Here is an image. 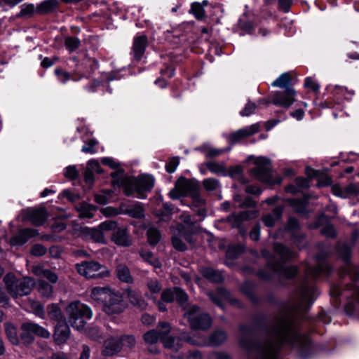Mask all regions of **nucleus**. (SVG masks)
<instances>
[{
  "mask_svg": "<svg viewBox=\"0 0 359 359\" xmlns=\"http://www.w3.org/2000/svg\"><path fill=\"white\" fill-rule=\"evenodd\" d=\"M318 296L316 288L306 279L295 291L292 299L285 303L282 309L274 315L272 324L267 330L268 336L255 342L250 339V328L241 325V346L250 352L256 353V359H278L283 344L290 345L302 358L311 352L309 338L299 330L297 318L303 316Z\"/></svg>",
  "mask_w": 359,
  "mask_h": 359,
  "instance_id": "obj_1",
  "label": "nucleus"
},
{
  "mask_svg": "<svg viewBox=\"0 0 359 359\" xmlns=\"http://www.w3.org/2000/svg\"><path fill=\"white\" fill-rule=\"evenodd\" d=\"M91 299L100 304L102 310L109 315L118 314L125 309L121 294L107 287H96L91 290Z\"/></svg>",
  "mask_w": 359,
  "mask_h": 359,
  "instance_id": "obj_2",
  "label": "nucleus"
},
{
  "mask_svg": "<svg viewBox=\"0 0 359 359\" xmlns=\"http://www.w3.org/2000/svg\"><path fill=\"white\" fill-rule=\"evenodd\" d=\"M274 252L280 258L279 261H269L267 264L269 270L278 276L285 278H292L297 273V269L294 266H284L283 262L292 259L294 254L287 248L280 243H275Z\"/></svg>",
  "mask_w": 359,
  "mask_h": 359,
  "instance_id": "obj_3",
  "label": "nucleus"
},
{
  "mask_svg": "<svg viewBox=\"0 0 359 359\" xmlns=\"http://www.w3.org/2000/svg\"><path fill=\"white\" fill-rule=\"evenodd\" d=\"M4 281L8 292L13 298L28 295L35 285V281L32 278L24 277L17 279L12 273L6 275Z\"/></svg>",
  "mask_w": 359,
  "mask_h": 359,
  "instance_id": "obj_4",
  "label": "nucleus"
},
{
  "mask_svg": "<svg viewBox=\"0 0 359 359\" xmlns=\"http://www.w3.org/2000/svg\"><path fill=\"white\" fill-rule=\"evenodd\" d=\"M184 318L188 320L192 330H206L212 325L211 317L208 313L202 312L197 305L184 307Z\"/></svg>",
  "mask_w": 359,
  "mask_h": 359,
  "instance_id": "obj_5",
  "label": "nucleus"
},
{
  "mask_svg": "<svg viewBox=\"0 0 359 359\" xmlns=\"http://www.w3.org/2000/svg\"><path fill=\"white\" fill-rule=\"evenodd\" d=\"M197 190H200L198 182L181 177L175 182L174 189L169 192V196L172 199H177L181 196H190Z\"/></svg>",
  "mask_w": 359,
  "mask_h": 359,
  "instance_id": "obj_6",
  "label": "nucleus"
},
{
  "mask_svg": "<svg viewBox=\"0 0 359 359\" xmlns=\"http://www.w3.org/2000/svg\"><path fill=\"white\" fill-rule=\"evenodd\" d=\"M255 167L250 171V175L255 179L269 182L271 180V161L265 157L259 156L255 158Z\"/></svg>",
  "mask_w": 359,
  "mask_h": 359,
  "instance_id": "obj_7",
  "label": "nucleus"
},
{
  "mask_svg": "<svg viewBox=\"0 0 359 359\" xmlns=\"http://www.w3.org/2000/svg\"><path fill=\"white\" fill-rule=\"evenodd\" d=\"M154 185V179L151 175H142L137 180H132L131 195L136 193L139 198H144V193L150 191Z\"/></svg>",
  "mask_w": 359,
  "mask_h": 359,
  "instance_id": "obj_8",
  "label": "nucleus"
},
{
  "mask_svg": "<svg viewBox=\"0 0 359 359\" xmlns=\"http://www.w3.org/2000/svg\"><path fill=\"white\" fill-rule=\"evenodd\" d=\"M296 95L294 88H287L283 91L275 92L271 97V102L276 106L289 108L295 102Z\"/></svg>",
  "mask_w": 359,
  "mask_h": 359,
  "instance_id": "obj_9",
  "label": "nucleus"
},
{
  "mask_svg": "<svg viewBox=\"0 0 359 359\" xmlns=\"http://www.w3.org/2000/svg\"><path fill=\"white\" fill-rule=\"evenodd\" d=\"M330 251L321 252L316 255V259L317 262L316 266L309 267L306 270L308 276L313 278H318L321 273L329 275L332 271L331 266L326 262H323L324 259L328 255Z\"/></svg>",
  "mask_w": 359,
  "mask_h": 359,
  "instance_id": "obj_10",
  "label": "nucleus"
},
{
  "mask_svg": "<svg viewBox=\"0 0 359 359\" xmlns=\"http://www.w3.org/2000/svg\"><path fill=\"white\" fill-rule=\"evenodd\" d=\"M112 230L111 241L115 244L122 247H129L133 244V239L127 227L116 226Z\"/></svg>",
  "mask_w": 359,
  "mask_h": 359,
  "instance_id": "obj_11",
  "label": "nucleus"
},
{
  "mask_svg": "<svg viewBox=\"0 0 359 359\" xmlns=\"http://www.w3.org/2000/svg\"><path fill=\"white\" fill-rule=\"evenodd\" d=\"M258 216L257 210L243 211L238 214H231L225 219L233 228H240L244 221L256 218Z\"/></svg>",
  "mask_w": 359,
  "mask_h": 359,
  "instance_id": "obj_12",
  "label": "nucleus"
},
{
  "mask_svg": "<svg viewBox=\"0 0 359 359\" xmlns=\"http://www.w3.org/2000/svg\"><path fill=\"white\" fill-rule=\"evenodd\" d=\"M111 177L114 184L123 187L126 195L131 196L130 186L133 179L125 175L123 170L121 169L111 172Z\"/></svg>",
  "mask_w": 359,
  "mask_h": 359,
  "instance_id": "obj_13",
  "label": "nucleus"
},
{
  "mask_svg": "<svg viewBox=\"0 0 359 359\" xmlns=\"http://www.w3.org/2000/svg\"><path fill=\"white\" fill-rule=\"evenodd\" d=\"M116 226V222L107 221L101 223L97 228L91 229V240L99 243H105L104 231H109Z\"/></svg>",
  "mask_w": 359,
  "mask_h": 359,
  "instance_id": "obj_14",
  "label": "nucleus"
},
{
  "mask_svg": "<svg viewBox=\"0 0 359 359\" xmlns=\"http://www.w3.org/2000/svg\"><path fill=\"white\" fill-rule=\"evenodd\" d=\"M25 217L34 226H41L46 221L48 215L44 208H29L26 211Z\"/></svg>",
  "mask_w": 359,
  "mask_h": 359,
  "instance_id": "obj_15",
  "label": "nucleus"
},
{
  "mask_svg": "<svg viewBox=\"0 0 359 359\" xmlns=\"http://www.w3.org/2000/svg\"><path fill=\"white\" fill-rule=\"evenodd\" d=\"M147 37L146 35H140L134 38L131 54L135 61L142 58L147 46Z\"/></svg>",
  "mask_w": 359,
  "mask_h": 359,
  "instance_id": "obj_16",
  "label": "nucleus"
},
{
  "mask_svg": "<svg viewBox=\"0 0 359 359\" xmlns=\"http://www.w3.org/2000/svg\"><path fill=\"white\" fill-rule=\"evenodd\" d=\"M70 336V330L66 320L57 323L53 334L54 341L60 345L67 342Z\"/></svg>",
  "mask_w": 359,
  "mask_h": 359,
  "instance_id": "obj_17",
  "label": "nucleus"
},
{
  "mask_svg": "<svg viewBox=\"0 0 359 359\" xmlns=\"http://www.w3.org/2000/svg\"><path fill=\"white\" fill-rule=\"evenodd\" d=\"M259 130V125L253 124L249 127L240 129L231 133L228 137V140L231 144H236L247 137L252 135Z\"/></svg>",
  "mask_w": 359,
  "mask_h": 359,
  "instance_id": "obj_18",
  "label": "nucleus"
},
{
  "mask_svg": "<svg viewBox=\"0 0 359 359\" xmlns=\"http://www.w3.org/2000/svg\"><path fill=\"white\" fill-rule=\"evenodd\" d=\"M66 312L69 316V318L72 319L79 316L86 315L88 318H90L88 313V307L81 303L79 301H74L71 302L66 308Z\"/></svg>",
  "mask_w": 359,
  "mask_h": 359,
  "instance_id": "obj_19",
  "label": "nucleus"
},
{
  "mask_svg": "<svg viewBox=\"0 0 359 359\" xmlns=\"http://www.w3.org/2000/svg\"><path fill=\"white\" fill-rule=\"evenodd\" d=\"M36 235V231L33 229H24L20 230L16 235L13 236L10 240L12 245H22L27 241Z\"/></svg>",
  "mask_w": 359,
  "mask_h": 359,
  "instance_id": "obj_20",
  "label": "nucleus"
},
{
  "mask_svg": "<svg viewBox=\"0 0 359 359\" xmlns=\"http://www.w3.org/2000/svg\"><path fill=\"white\" fill-rule=\"evenodd\" d=\"M114 273L116 277L122 283L132 284L134 282L130 270L126 264L119 263L116 264Z\"/></svg>",
  "mask_w": 359,
  "mask_h": 359,
  "instance_id": "obj_21",
  "label": "nucleus"
},
{
  "mask_svg": "<svg viewBox=\"0 0 359 359\" xmlns=\"http://www.w3.org/2000/svg\"><path fill=\"white\" fill-rule=\"evenodd\" d=\"M121 351L118 337H111L104 341L102 354L105 356H111Z\"/></svg>",
  "mask_w": 359,
  "mask_h": 359,
  "instance_id": "obj_22",
  "label": "nucleus"
},
{
  "mask_svg": "<svg viewBox=\"0 0 359 359\" xmlns=\"http://www.w3.org/2000/svg\"><path fill=\"white\" fill-rule=\"evenodd\" d=\"M126 293L128 298L133 306L140 311L147 309L148 304L140 294L133 290L131 288H128L126 290Z\"/></svg>",
  "mask_w": 359,
  "mask_h": 359,
  "instance_id": "obj_23",
  "label": "nucleus"
},
{
  "mask_svg": "<svg viewBox=\"0 0 359 359\" xmlns=\"http://www.w3.org/2000/svg\"><path fill=\"white\" fill-rule=\"evenodd\" d=\"M210 299L218 306L223 308V302L224 300H230L229 292L223 287H218L215 292H208Z\"/></svg>",
  "mask_w": 359,
  "mask_h": 359,
  "instance_id": "obj_24",
  "label": "nucleus"
},
{
  "mask_svg": "<svg viewBox=\"0 0 359 359\" xmlns=\"http://www.w3.org/2000/svg\"><path fill=\"white\" fill-rule=\"evenodd\" d=\"M283 207L281 205L276 207L271 213L262 217V221L266 226L272 227L276 222L282 217Z\"/></svg>",
  "mask_w": 359,
  "mask_h": 359,
  "instance_id": "obj_25",
  "label": "nucleus"
},
{
  "mask_svg": "<svg viewBox=\"0 0 359 359\" xmlns=\"http://www.w3.org/2000/svg\"><path fill=\"white\" fill-rule=\"evenodd\" d=\"M181 339L198 346H206L208 344L207 339L199 334H191L190 333L184 332L181 334Z\"/></svg>",
  "mask_w": 359,
  "mask_h": 359,
  "instance_id": "obj_26",
  "label": "nucleus"
},
{
  "mask_svg": "<svg viewBox=\"0 0 359 359\" xmlns=\"http://www.w3.org/2000/svg\"><path fill=\"white\" fill-rule=\"evenodd\" d=\"M182 224L179 225L178 229L190 231L191 233H197L198 232V226L195 222L192 221L191 216L188 214L183 213L180 216Z\"/></svg>",
  "mask_w": 359,
  "mask_h": 359,
  "instance_id": "obj_27",
  "label": "nucleus"
},
{
  "mask_svg": "<svg viewBox=\"0 0 359 359\" xmlns=\"http://www.w3.org/2000/svg\"><path fill=\"white\" fill-rule=\"evenodd\" d=\"M227 339L226 333L222 330L215 331L207 339V346H218L224 343Z\"/></svg>",
  "mask_w": 359,
  "mask_h": 359,
  "instance_id": "obj_28",
  "label": "nucleus"
},
{
  "mask_svg": "<svg viewBox=\"0 0 359 359\" xmlns=\"http://www.w3.org/2000/svg\"><path fill=\"white\" fill-rule=\"evenodd\" d=\"M146 285L149 292V294L147 293L146 295L149 298L156 300L154 294H158L161 291V284L156 278H149L147 280Z\"/></svg>",
  "mask_w": 359,
  "mask_h": 359,
  "instance_id": "obj_29",
  "label": "nucleus"
},
{
  "mask_svg": "<svg viewBox=\"0 0 359 359\" xmlns=\"http://www.w3.org/2000/svg\"><path fill=\"white\" fill-rule=\"evenodd\" d=\"M57 0H46L36 7V11L39 14H46L54 11L58 6Z\"/></svg>",
  "mask_w": 359,
  "mask_h": 359,
  "instance_id": "obj_30",
  "label": "nucleus"
},
{
  "mask_svg": "<svg viewBox=\"0 0 359 359\" xmlns=\"http://www.w3.org/2000/svg\"><path fill=\"white\" fill-rule=\"evenodd\" d=\"M27 323L34 337L35 336L43 339H49L50 337V332L43 327L32 321H27Z\"/></svg>",
  "mask_w": 359,
  "mask_h": 359,
  "instance_id": "obj_31",
  "label": "nucleus"
},
{
  "mask_svg": "<svg viewBox=\"0 0 359 359\" xmlns=\"http://www.w3.org/2000/svg\"><path fill=\"white\" fill-rule=\"evenodd\" d=\"M292 81V79L290 73L285 72L280 75L275 81H273L271 85L273 87L287 89V88H292L291 86Z\"/></svg>",
  "mask_w": 359,
  "mask_h": 359,
  "instance_id": "obj_32",
  "label": "nucleus"
},
{
  "mask_svg": "<svg viewBox=\"0 0 359 359\" xmlns=\"http://www.w3.org/2000/svg\"><path fill=\"white\" fill-rule=\"evenodd\" d=\"M201 272L203 277L213 283H222L224 280L221 272L212 268H203Z\"/></svg>",
  "mask_w": 359,
  "mask_h": 359,
  "instance_id": "obj_33",
  "label": "nucleus"
},
{
  "mask_svg": "<svg viewBox=\"0 0 359 359\" xmlns=\"http://www.w3.org/2000/svg\"><path fill=\"white\" fill-rule=\"evenodd\" d=\"M109 274V270L104 265L91 262V278H104Z\"/></svg>",
  "mask_w": 359,
  "mask_h": 359,
  "instance_id": "obj_34",
  "label": "nucleus"
},
{
  "mask_svg": "<svg viewBox=\"0 0 359 359\" xmlns=\"http://www.w3.org/2000/svg\"><path fill=\"white\" fill-rule=\"evenodd\" d=\"M161 341L166 348L178 351L182 347L181 339L172 336H164Z\"/></svg>",
  "mask_w": 359,
  "mask_h": 359,
  "instance_id": "obj_35",
  "label": "nucleus"
},
{
  "mask_svg": "<svg viewBox=\"0 0 359 359\" xmlns=\"http://www.w3.org/2000/svg\"><path fill=\"white\" fill-rule=\"evenodd\" d=\"M21 332L20 334V339L25 345H29L34 341V337L31 332L27 322H25L20 327Z\"/></svg>",
  "mask_w": 359,
  "mask_h": 359,
  "instance_id": "obj_36",
  "label": "nucleus"
},
{
  "mask_svg": "<svg viewBox=\"0 0 359 359\" xmlns=\"http://www.w3.org/2000/svg\"><path fill=\"white\" fill-rule=\"evenodd\" d=\"M47 313L51 320L57 321V323L61 320H66L62 314L61 309L57 304H50L47 308Z\"/></svg>",
  "mask_w": 359,
  "mask_h": 359,
  "instance_id": "obj_37",
  "label": "nucleus"
},
{
  "mask_svg": "<svg viewBox=\"0 0 359 359\" xmlns=\"http://www.w3.org/2000/svg\"><path fill=\"white\" fill-rule=\"evenodd\" d=\"M139 254L144 262L151 264L154 267H161V263L159 260L154 255V254L151 251H147L144 249H141L139 251Z\"/></svg>",
  "mask_w": 359,
  "mask_h": 359,
  "instance_id": "obj_38",
  "label": "nucleus"
},
{
  "mask_svg": "<svg viewBox=\"0 0 359 359\" xmlns=\"http://www.w3.org/2000/svg\"><path fill=\"white\" fill-rule=\"evenodd\" d=\"M5 332L11 343L13 345H18L20 343L17 330L15 326L11 323H6Z\"/></svg>",
  "mask_w": 359,
  "mask_h": 359,
  "instance_id": "obj_39",
  "label": "nucleus"
},
{
  "mask_svg": "<svg viewBox=\"0 0 359 359\" xmlns=\"http://www.w3.org/2000/svg\"><path fill=\"white\" fill-rule=\"evenodd\" d=\"M175 298L179 304L182 307L184 311V307L188 306H193L194 304L187 303L188 295L187 293L178 287H175Z\"/></svg>",
  "mask_w": 359,
  "mask_h": 359,
  "instance_id": "obj_40",
  "label": "nucleus"
},
{
  "mask_svg": "<svg viewBox=\"0 0 359 359\" xmlns=\"http://www.w3.org/2000/svg\"><path fill=\"white\" fill-rule=\"evenodd\" d=\"M121 350L132 349L136 344V340L133 335L126 334L118 337Z\"/></svg>",
  "mask_w": 359,
  "mask_h": 359,
  "instance_id": "obj_41",
  "label": "nucleus"
},
{
  "mask_svg": "<svg viewBox=\"0 0 359 359\" xmlns=\"http://www.w3.org/2000/svg\"><path fill=\"white\" fill-rule=\"evenodd\" d=\"M147 240L151 245H156L161 240L160 231L154 227H150L147 231Z\"/></svg>",
  "mask_w": 359,
  "mask_h": 359,
  "instance_id": "obj_42",
  "label": "nucleus"
},
{
  "mask_svg": "<svg viewBox=\"0 0 359 359\" xmlns=\"http://www.w3.org/2000/svg\"><path fill=\"white\" fill-rule=\"evenodd\" d=\"M38 290L43 297H50L53 293V286L44 280H39Z\"/></svg>",
  "mask_w": 359,
  "mask_h": 359,
  "instance_id": "obj_43",
  "label": "nucleus"
},
{
  "mask_svg": "<svg viewBox=\"0 0 359 359\" xmlns=\"http://www.w3.org/2000/svg\"><path fill=\"white\" fill-rule=\"evenodd\" d=\"M289 201L296 212L304 213L306 212L307 203L306 199H290Z\"/></svg>",
  "mask_w": 359,
  "mask_h": 359,
  "instance_id": "obj_44",
  "label": "nucleus"
},
{
  "mask_svg": "<svg viewBox=\"0 0 359 359\" xmlns=\"http://www.w3.org/2000/svg\"><path fill=\"white\" fill-rule=\"evenodd\" d=\"M143 338L146 343L154 344L158 342V339H161V334L156 330H151L143 335Z\"/></svg>",
  "mask_w": 359,
  "mask_h": 359,
  "instance_id": "obj_45",
  "label": "nucleus"
},
{
  "mask_svg": "<svg viewBox=\"0 0 359 359\" xmlns=\"http://www.w3.org/2000/svg\"><path fill=\"white\" fill-rule=\"evenodd\" d=\"M35 273L38 276H43L46 278H47L51 283H56L58 277L57 274L48 269H36Z\"/></svg>",
  "mask_w": 359,
  "mask_h": 359,
  "instance_id": "obj_46",
  "label": "nucleus"
},
{
  "mask_svg": "<svg viewBox=\"0 0 359 359\" xmlns=\"http://www.w3.org/2000/svg\"><path fill=\"white\" fill-rule=\"evenodd\" d=\"M203 185L208 191H215L219 188V182L215 178H208L203 181Z\"/></svg>",
  "mask_w": 359,
  "mask_h": 359,
  "instance_id": "obj_47",
  "label": "nucleus"
},
{
  "mask_svg": "<svg viewBox=\"0 0 359 359\" xmlns=\"http://www.w3.org/2000/svg\"><path fill=\"white\" fill-rule=\"evenodd\" d=\"M65 45L69 51L72 52L79 48L80 41L76 37L67 36L65 39Z\"/></svg>",
  "mask_w": 359,
  "mask_h": 359,
  "instance_id": "obj_48",
  "label": "nucleus"
},
{
  "mask_svg": "<svg viewBox=\"0 0 359 359\" xmlns=\"http://www.w3.org/2000/svg\"><path fill=\"white\" fill-rule=\"evenodd\" d=\"M192 200V206L195 208L203 207L205 206L206 201L201 196L200 194V190H197V191L194 192V194L190 196Z\"/></svg>",
  "mask_w": 359,
  "mask_h": 359,
  "instance_id": "obj_49",
  "label": "nucleus"
},
{
  "mask_svg": "<svg viewBox=\"0 0 359 359\" xmlns=\"http://www.w3.org/2000/svg\"><path fill=\"white\" fill-rule=\"evenodd\" d=\"M127 213L134 218H142L144 216V209L140 205H133L128 208L126 210Z\"/></svg>",
  "mask_w": 359,
  "mask_h": 359,
  "instance_id": "obj_50",
  "label": "nucleus"
},
{
  "mask_svg": "<svg viewBox=\"0 0 359 359\" xmlns=\"http://www.w3.org/2000/svg\"><path fill=\"white\" fill-rule=\"evenodd\" d=\"M191 10L198 20H203L205 17V10L199 3H193Z\"/></svg>",
  "mask_w": 359,
  "mask_h": 359,
  "instance_id": "obj_51",
  "label": "nucleus"
},
{
  "mask_svg": "<svg viewBox=\"0 0 359 359\" xmlns=\"http://www.w3.org/2000/svg\"><path fill=\"white\" fill-rule=\"evenodd\" d=\"M77 211L79 212V216L81 218H88L90 217V205L87 203H80L76 207Z\"/></svg>",
  "mask_w": 359,
  "mask_h": 359,
  "instance_id": "obj_52",
  "label": "nucleus"
},
{
  "mask_svg": "<svg viewBox=\"0 0 359 359\" xmlns=\"http://www.w3.org/2000/svg\"><path fill=\"white\" fill-rule=\"evenodd\" d=\"M76 269L77 270V272L84 277H86L87 279H89L90 277L88 276V271L90 269L89 263L86 261H84L81 262V264H76Z\"/></svg>",
  "mask_w": 359,
  "mask_h": 359,
  "instance_id": "obj_53",
  "label": "nucleus"
},
{
  "mask_svg": "<svg viewBox=\"0 0 359 359\" xmlns=\"http://www.w3.org/2000/svg\"><path fill=\"white\" fill-rule=\"evenodd\" d=\"M206 167L210 172L215 174L223 173L225 171L224 167L222 165L219 164L216 162H208L206 163Z\"/></svg>",
  "mask_w": 359,
  "mask_h": 359,
  "instance_id": "obj_54",
  "label": "nucleus"
},
{
  "mask_svg": "<svg viewBox=\"0 0 359 359\" xmlns=\"http://www.w3.org/2000/svg\"><path fill=\"white\" fill-rule=\"evenodd\" d=\"M256 109V104L249 101L245 106L244 109L240 111V114L242 116H248L253 114Z\"/></svg>",
  "mask_w": 359,
  "mask_h": 359,
  "instance_id": "obj_55",
  "label": "nucleus"
},
{
  "mask_svg": "<svg viewBox=\"0 0 359 359\" xmlns=\"http://www.w3.org/2000/svg\"><path fill=\"white\" fill-rule=\"evenodd\" d=\"M84 316H79L72 319L69 318V322L73 327H75L78 330H82L85 326V322L83 320Z\"/></svg>",
  "mask_w": 359,
  "mask_h": 359,
  "instance_id": "obj_56",
  "label": "nucleus"
},
{
  "mask_svg": "<svg viewBox=\"0 0 359 359\" xmlns=\"http://www.w3.org/2000/svg\"><path fill=\"white\" fill-rule=\"evenodd\" d=\"M175 299V288L173 290L170 289L165 290L161 294V300L163 302L171 303Z\"/></svg>",
  "mask_w": 359,
  "mask_h": 359,
  "instance_id": "obj_57",
  "label": "nucleus"
},
{
  "mask_svg": "<svg viewBox=\"0 0 359 359\" xmlns=\"http://www.w3.org/2000/svg\"><path fill=\"white\" fill-rule=\"evenodd\" d=\"M46 248L41 244H35L31 249V254L36 257L43 256L46 253Z\"/></svg>",
  "mask_w": 359,
  "mask_h": 359,
  "instance_id": "obj_58",
  "label": "nucleus"
},
{
  "mask_svg": "<svg viewBox=\"0 0 359 359\" xmlns=\"http://www.w3.org/2000/svg\"><path fill=\"white\" fill-rule=\"evenodd\" d=\"M158 328L160 329L158 331V333L161 334V338L163 337L164 336L168 335V334L170 332L171 326L170 323L165 322V321H161L158 323Z\"/></svg>",
  "mask_w": 359,
  "mask_h": 359,
  "instance_id": "obj_59",
  "label": "nucleus"
},
{
  "mask_svg": "<svg viewBox=\"0 0 359 359\" xmlns=\"http://www.w3.org/2000/svg\"><path fill=\"white\" fill-rule=\"evenodd\" d=\"M180 163V159L177 156L171 158L168 163L165 165L166 171L169 173H172L175 171Z\"/></svg>",
  "mask_w": 359,
  "mask_h": 359,
  "instance_id": "obj_60",
  "label": "nucleus"
},
{
  "mask_svg": "<svg viewBox=\"0 0 359 359\" xmlns=\"http://www.w3.org/2000/svg\"><path fill=\"white\" fill-rule=\"evenodd\" d=\"M202 151L208 158L217 156L224 151L222 149H218L211 147H203Z\"/></svg>",
  "mask_w": 359,
  "mask_h": 359,
  "instance_id": "obj_61",
  "label": "nucleus"
},
{
  "mask_svg": "<svg viewBox=\"0 0 359 359\" xmlns=\"http://www.w3.org/2000/svg\"><path fill=\"white\" fill-rule=\"evenodd\" d=\"M64 175L67 178L73 180L78 177V170L75 166L69 165L65 168Z\"/></svg>",
  "mask_w": 359,
  "mask_h": 359,
  "instance_id": "obj_62",
  "label": "nucleus"
},
{
  "mask_svg": "<svg viewBox=\"0 0 359 359\" xmlns=\"http://www.w3.org/2000/svg\"><path fill=\"white\" fill-rule=\"evenodd\" d=\"M172 243L174 248L179 251H185L187 250V246L185 243L182 241L181 238L175 236L172 237Z\"/></svg>",
  "mask_w": 359,
  "mask_h": 359,
  "instance_id": "obj_63",
  "label": "nucleus"
},
{
  "mask_svg": "<svg viewBox=\"0 0 359 359\" xmlns=\"http://www.w3.org/2000/svg\"><path fill=\"white\" fill-rule=\"evenodd\" d=\"M321 234L327 238H334L336 235L335 229L331 224H327L323 226L320 231Z\"/></svg>",
  "mask_w": 359,
  "mask_h": 359,
  "instance_id": "obj_64",
  "label": "nucleus"
}]
</instances>
